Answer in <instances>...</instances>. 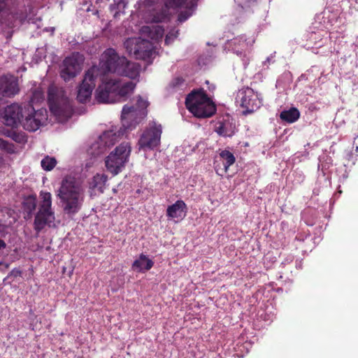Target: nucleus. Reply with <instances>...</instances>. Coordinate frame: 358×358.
I'll return each instance as SVG.
<instances>
[{
    "instance_id": "obj_45",
    "label": "nucleus",
    "mask_w": 358,
    "mask_h": 358,
    "mask_svg": "<svg viewBox=\"0 0 358 358\" xmlns=\"http://www.w3.org/2000/svg\"><path fill=\"white\" fill-rule=\"evenodd\" d=\"M297 267L301 268V264L296 265Z\"/></svg>"
},
{
    "instance_id": "obj_18",
    "label": "nucleus",
    "mask_w": 358,
    "mask_h": 358,
    "mask_svg": "<svg viewBox=\"0 0 358 358\" xmlns=\"http://www.w3.org/2000/svg\"><path fill=\"white\" fill-rule=\"evenodd\" d=\"M18 82L13 76H3L0 77V94L11 97L19 92Z\"/></svg>"
},
{
    "instance_id": "obj_40",
    "label": "nucleus",
    "mask_w": 358,
    "mask_h": 358,
    "mask_svg": "<svg viewBox=\"0 0 358 358\" xmlns=\"http://www.w3.org/2000/svg\"><path fill=\"white\" fill-rule=\"evenodd\" d=\"M6 247V243L3 240L0 239V250L4 249Z\"/></svg>"
},
{
    "instance_id": "obj_47",
    "label": "nucleus",
    "mask_w": 358,
    "mask_h": 358,
    "mask_svg": "<svg viewBox=\"0 0 358 358\" xmlns=\"http://www.w3.org/2000/svg\"><path fill=\"white\" fill-rule=\"evenodd\" d=\"M358 138V134L356 136L355 138Z\"/></svg>"
},
{
    "instance_id": "obj_1",
    "label": "nucleus",
    "mask_w": 358,
    "mask_h": 358,
    "mask_svg": "<svg viewBox=\"0 0 358 358\" xmlns=\"http://www.w3.org/2000/svg\"><path fill=\"white\" fill-rule=\"evenodd\" d=\"M148 105V101L143 99L141 96H138L135 105L125 104L121 114L122 127L120 129L113 127L103 131L91 145L90 153L96 157L114 145L127 130L134 129L147 116Z\"/></svg>"
},
{
    "instance_id": "obj_39",
    "label": "nucleus",
    "mask_w": 358,
    "mask_h": 358,
    "mask_svg": "<svg viewBox=\"0 0 358 358\" xmlns=\"http://www.w3.org/2000/svg\"><path fill=\"white\" fill-rule=\"evenodd\" d=\"M292 261H293V257H292V256H289V257H288L285 259V262H282V264H287V263L292 262Z\"/></svg>"
},
{
    "instance_id": "obj_23",
    "label": "nucleus",
    "mask_w": 358,
    "mask_h": 358,
    "mask_svg": "<svg viewBox=\"0 0 358 358\" xmlns=\"http://www.w3.org/2000/svg\"><path fill=\"white\" fill-rule=\"evenodd\" d=\"M108 180V177L105 174H96L92 179V181L90 182V187L94 191H98L99 193H103L106 182Z\"/></svg>"
},
{
    "instance_id": "obj_12",
    "label": "nucleus",
    "mask_w": 358,
    "mask_h": 358,
    "mask_svg": "<svg viewBox=\"0 0 358 358\" xmlns=\"http://www.w3.org/2000/svg\"><path fill=\"white\" fill-rule=\"evenodd\" d=\"M21 120L20 124L25 130L35 131L47 120V112L45 110H35L31 104H27Z\"/></svg>"
},
{
    "instance_id": "obj_5",
    "label": "nucleus",
    "mask_w": 358,
    "mask_h": 358,
    "mask_svg": "<svg viewBox=\"0 0 358 358\" xmlns=\"http://www.w3.org/2000/svg\"><path fill=\"white\" fill-rule=\"evenodd\" d=\"M40 196L42 199L38 209L35 214L34 229L38 234L46 226H55V216L52 209V196L50 192H41Z\"/></svg>"
},
{
    "instance_id": "obj_43",
    "label": "nucleus",
    "mask_w": 358,
    "mask_h": 358,
    "mask_svg": "<svg viewBox=\"0 0 358 358\" xmlns=\"http://www.w3.org/2000/svg\"><path fill=\"white\" fill-rule=\"evenodd\" d=\"M273 57H268L266 59V61L264 62V64L266 65V64H269L272 59Z\"/></svg>"
},
{
    "instance_id": "obj_13",
    "label": "nucleus",
    "mask_w": 358,
    "mask_h": 358,
    "mask_svg": "<svg viewBox=\"0 0 358 358\" xmlns=\"http://www.w3.org/2000/svg\"><path fill=\"white\" fill-rule=\"evenodd\" d=\"M99 73V69L94 66H92L85 73L82 83L78 89L77 100L80 103H85L91 98L96 83L99 80L98 78Z\"/></svg>"
},
{
    "instance_id": "obj_30",
    "label": "nucleus",
    "mask_w": 358,
    "mask_h": 358,
    "mask_svg": "<svg viewBox=\"0 0 358 358\" xmlns=\"http://www.w3.org/2000/svg\"><path fill=\"white\" fill-rule=\"evenodd\" d=\"M41 167L46 171L52 170L57 164L55 157L46 156L41 162Z\"/></svg>"
},
{
    "instance_id": "obj_31",
    "label": "nucleus",
    "mask_w": 358,
    "mask_h": 358,
    "mask_svg": "<svg viewBox=\"0 0 358 358\" xmlns=\"http://www.w3.org/2000/svg\"><path fill=\"white\" fill-rule=\"evenodd\" d=\"M22 271L17 268H14L8 275L3 279V282L5 284H10L15 278L22 275Z\"/></svg>"
},
{
    "instance_id": "obj_15",
    "label": "nucleus",
    "mask_w": 358,
    "mask_h": 358,
    "mask_svg": "<svg viewBox=\"0 0 358 358\" xmlns=\"http://www.w3.org/2000/svg\"><path fill=\"white\" fill-rule=\"evenodd\" d=\"M83 58L78 52L73 53L67 57L63 61L61 77L65 80L69 81L76 77L82 69Z\"/></svg>"
},
{
    "instance_id": "obj_41",
    "label": "nucleus",
    "mask_w": 358,
    "mask_h": 358,
    "mask_svg": "<svg viewBox=\"0 0 358 358\" xmlns=\"http://www.w3.org/2000/svg\"><path fill=\"white\" fill-rule=\"evenodd\" d=\"M5 231V226L0 223V235L3 234Z\"/></svg>"
},
{
    "instance_id": "obj_3",
    "label": "nucleus",
    "mask_w": 358,
    "mask_h": 358,
    "mask_svg": "<svg viewBox=\"0 0 358 358\" xmlns=\"http://www.w3.org/2000/svg\"><path fill=\"white\" fill-rule=\"evenodd\" d=\"M135 85L131 81L122 83L110 78L102 83L96 90V99L99 103H105L125 101L132 94Z\"/></svg>"
},
{
    "instance_id": "obj_24",
    "label": "nucleus",
    "mask_w": 358,
    "mask_h": 358,
    "mask_svg": "<svg viewBox=\"0 0 358 358\" xmlns=\"http://www.w3.org/2000/svg\"><path fill=\"white\" fill-rule=\"evenodd\" d=\"M299 117L300 113L299 110L294 107L288 110H284L280 114V119L289 124L295 122L299 120Z\"/></svg>"
},
{
    "instance_id": "obj_32",
    "label": "nucleus",
    "mask_w": 358,
    "mask_h": 358,
    "mask_svg": "<svg viewBox=\"0 0 358 358\" xmlns=\"http://www.w3.org/2000/svg\"><path fill=\"white\" fill-rule=\"evenodd\" d=\"M44 99L43 93L39 90H35L32 93L31 97V102L32 103H39Z\"/></svg>"
},
{
    "instance_id": "obj_2",
    "label": "nucleus",
    "mask_w": 358,
    "mask_h": 358,
    "mask_svg": "<svg viewBox=\"0 0 358 358\" xmlns=\"http://www.w3.org/2000/svg\"><path fill=\"white\" fill-rule=\"evenodd\" d=\"M57 196L64 213L69 216H73L81 210L85 198V191L78 179L67 176L62 180Z\"/></svg>"
},
{
    "instance_id": "obj_9",
    "label": "nucleus",
    "mask_w": 358,
    "mask_h": 358,
    "mask_svg": "<svg viewBox=\"0 0 358 358\" xmlns=\"http://www.w3.org/2000/svg\"><path fill=\"white\" fill-rule=\"evenodd\" d=\"M235 103L236 106L243 109L242 113L246 115L254 113L261 107L262 98L252 88L243 87L237 92Z\"/></svg>"
},
{
    "instance_id": "obj_7",
    "label": "nucleus",
    "mask_w": 358,
    "mask_h": 358,
    "mask_svg": "<svg viewBox=\"0 0 358 358\" xmlns=\"http://www.w3.org/2000/svg\"><path fill=\"white\" fill-rule=\"evenodd\" d=\"M131 146L128 142H123L117 146L106 158V169L113 176H116L124 169L129 161Z\"/></svg>"
},
{
    "instance_id": "obj_26",
    "label": "nucleus",
    "mask_w": 358,
    "mask_h": 358,
    "mask_svg": "<svg viewBox=\"0 0 358 358\" xmlns=\"http://www.w3.org/2000/svg\"><path fill=\"white\" fill-rule=\"evenodd\" d=\"M318 170H321L323 174L333 165L331 157L327 153H323L319 157Z\"/></svg>"
},
{
    "instance_id": "obj_20",
    "label": "nucleus",
    "mask_w": 358,
    "mask_h": 358,
    "mask_svg": "<svg viewBox=\"0 0 358 358\" xmlns=\"http://www.w3.org/2000/svg\"><path fill=\"white\" fill-rule=\"evenodd\" d=\"M187 213V206L182 200H178L166 209V216L171 219L182 220Z\"/></svg>"
},
{
    "instance_id": "obj_27",
    "label": "nucleus",
    "mask_w": 358,
    "mask_h": 358,
    "mask_svg": "<svg viewBox=\"0 0 358 358\" xmlns=\"http://www.w3.org/2000/svg\"><path fill=\"white\" fill-rule=\"evenodd\" d=\"M220 157L223 160L225 171H227L229 167L234 164L236 161L234 154L227 150H222L220 153Z\"/></svg>"
},
{
    "instance_id": "obj_29",
    "label": "nucleus",
    "mask_w": 358,
    "mask_h": 358,
    "mask_svg": "<svg viewBox=\"0 0 358 358\" xmlns=\"http://www.w3.org/2000/svg\"><path fill=\"white\" fill-rule=\"evenodd\" d=\"M142 29L144 32H149L152 39L157 40L162 38L164 35V29L159 26L153 27L152 29L150 27H143Z\"/></svg>"
},
{
    "instance_id": "obj_10",
    "label": "nucleus",
    "mask_w": 358,
    "mask_h": 358,
    "mask_svg": "<svg viewBox=\"0 0 358 358\" xmlns=\"http://www.w3.org/2000/svg\"><path fill=\"white\" fill-rule=\"evenodd\" d=\"M162 134L161 124L155 120L150 121L138 140L140 149L148 151L157 148L160 144Z\"/></svg>"
},
{
    "instance_id": "obj_34",
    "label": "nucleus",
    "mask_w": 358,
    "mask_h": 358,
    "mask_svg": "<svg viewBox=\"0 0 358 358\" xmlns=\"http://www.w3.org/2000/svg\"><path fill=\"white\" fill-rule=\"evenodd\" d=\"M310 238V235L309 234H306V235H303V234H297L295 237V240L296 241H300V242H303L305 240L308 239Z\"/></svg>"
},
{
    "instance_id": "obj_46",
    "label": "nucleus",
    "mask_w": 358,
    "mask_h": 358,
    "mask_svg": "<svg viewBox=\"0 0 358 358\" xmlns=\"http://www.w3.org/2000/svg\"><path fill=\"white\" fill-rule=\"evenodd\" d=\"M206 83L208 85V84H209V82H208V80H206Z\"/></svg>"
},
{
    "instance_id": "obj_38",
    "label": "nucleus",
    "mask_w": 358,
    "mask_h": 358,
    "mask_svg": "<svg viewBox=\"0 0 358 358\" xmlns=\"http://www.w3.org/2000/svg\"><path fill=\"white\" fill-rule=\"evenodd\" d=\"M8 264L0 262V271H3L8 268Z\"/></svg>"
},
{
    "instance_id": "obj_17",
    "label": "nucleus",
    "mask_w": 358,
    "mask_h": 358,
    "mask_svg": "<svg viewBox=\"0 0 358 358\" xmlns=\"http://www.w3.org/2000/svg\"><path fill=\"white\" fill-rule=\"evenodd\" d=\"M196 1L197 0H164V4L166 8L183 7L185 8L178 17V20L182 23L193 15L197 6Z\"/></svg>"
},
{
    "instance_id": "obj_33",
    "label": "nucleus",
    "mask_w": 358,
    "mask_h": 358,
    "mask_svg": "<svg viewBox=\"0 0 358 358\" xmlns=\"http://www.w3.org/2000/svg\"><path fill=\"white\" fill-rule=\"evenodd\" d=\"M171 85L173 88H177L185 85V80L183 78L178 77L174 78L171 82Z\"/></svg>"
},
{
    "instance_id": "obj_22",
    "label": "nucleus",
    "mask_w": 358,
    "mask_h": 358,
    "mask_svg": "<svg viewBox=\"0 0 358 358\" xmlns=\"http://www.w3.org/2000/svg\"><path fill=\"white\" fill-rule=\"evenodd\" d=\"M154 265L152 259H149L147 255L141 254L138 259H136L132 264V268L134 271L144 273L149 271Z\"/></svg>"
},
{
    "instance_id": "obj_8",
    "label": "nucleus",
    "mask_w": 358,
    "mask_h": 358,
    "mask_svg": "<svg viewBox=\"0 0 358 358\" xmlns=\"http://www.w3.org/2000/svg\"><path fill=\"white\" fill-rule=\"evenodd\" d=\"M125 57H120L113 48L106 50L101 55L99 66L98 78L101 83L107 81L109 78L106 74L109 72L117 73L119 67L124 62ZM95 66V65H94Z\"/></svg>"
},
{
    "instance_id": "obj_6",
    "label": "nucleus",
    "mask_w": 358,
    "mask_h": 358,
    "mask_svg": "<svg viewBox=\"0 0 358 358\" xmlns=\"http://www.w3.org/2000/svg\"><path fill=\"white\" fill-rule=\"evenodd\" d=\"M48 103L50 111L59 121H66L71 117L73 112L72 101L63 92L55 94L52 88H49Z\"/></svg>"
},
{
    "instance_id": "obj_19",
    "label": "nucleus",
    "mask_w": 358,
    "mask_h": 358,
    "mask_svg": "<svg viewBox=\"0 0 358 358\" xmlns=\"http://www.w3.org/2000/svg\"><path fill=\"white\" fill-rule=\"evenodd\" d=\"M215 131L221 136L231 137L235 134L237 129L233 119L227 117V119H224L217 123Z\"/></svg>"
},
{
    "instance_id": "obj_48",
    "label": "nucleus",
    "mask_w": 358,
    "mask_h": 358,
    "mask_svg": "<svg viewBox=\"0 0 358 358\" xmlns=\"http://www.w3.org/2000/svg\"><path fill=\"white\" fill-rule=\"evenodd\" d=\"M357 65H358V56H357Z\"/></svg>"
},
{
    "instance_id": "obj_35",
    "label": "nucleus",
    "mask_w": 358,
    "mask_h": 358,
    "mask_svg": "<svg viewBox=\"0 0 358 358\" xmlns=\"http://www.w3.org/2000/svg\"><path fill=\"white\" fill-rule=\"evenodd\" d=\"M178 32V31H177L176 34H173L172 33H169V34H167L165 38V43L169 44L171 42V40H173L174 38L177 36Z\"/></svg>"
},
{
    "instance_id": "obj_37",
    "label": "nucleus",
    "mask_w": 358,
    "mask_h": 358,
    "mask_svg": "<svg viewBox=\"0 0 358 358\" xmlns=\"http://www.w3.org/2000/svg\"><path fill=\"white\" fill-rule=\"evenodd\" d=\"M166 18L165 15H162L160 16H155L153 20L155 22H159L163 21Z\"/></svg>"
},
{
    "instance_id": "obj_4",
    "label": "nucleus",
    "mask_w": 358,
    "mask_h": 358,
    "mask_svg": "<svg viewBox=\"0 0 358 358\" xmlns=\"http://www.w3.org/2000/svg\"><path fill=\"white\" fill-rule=\"evenodd\" d=\"M185 105L189 111L199 118L211 117L216 111L214 102L203 89L189 93L185 99Z\"/></svg>"
},
{
    "instance_id": "obj_21",
    "label": "nucleus",
    "mask_w": 358,
    "mask_h": 358,
    "mask_svg": "<svg viewBox=\"0 0 358 358\" xmlns=\"http://www.w3.org/2000/svg\"><path fill=\"white\" fill-rule=\"evenodd\" d=\"M121 64L117 70V74L135 79L139 76L140 66L134 62H129L125 57L124 62Z\"/></svg>"
},
{
    "instance_id": "obj_42",
    "label": "nucleus",
    "mask_w": 358,
    "mask_h": 358,
    "mask_svg": "<svg viewBox=\"0 0 358 358\" xmlns=\"http://www.w3.org/2000/svg\"><path fill=\"white\" fill-rule=\"evenodd\" d=\"M5 2L3 0H0V11L2 10L3 9V8L5 7Z\"/></svg>"
},
{
    "instance_id": "obj_16",
    "label": "nucleus",
    "mask_w": 358,
    "mask_h": 358,
    "mask_svg": "<svg viewBox=\"0 0 358 358\" xmlns=\"http://www.w3.org/2000/svg\"><path fill=\"white\" fill-rule=\"evenodd\" d=\"M24 107L17 103L7 106L0 112V117L3 123L12 128L17 127L24 117Z\"/></svg>"
},
{
    "instance_id": "obj_44",
    "label": "nucleus",
    "mask_w": 358,
    "mask_h": 358,
    "mask_svg": "<svg viewBox=\"0 0 358 358\" xmlns=\"http://www.w3.org/2000/svg\"><path fill=\"white\" fill-rule=\"evenodd\" d=\"M215 89V86L212 85V87H209V90H213Z\"/></svg>"
},
{
    "instance_id": "obj_25",
    "label": "nucleus",
    "mask_w": 358,
    "mask_h": 358,
    "mask_svg": "<svg viewBox=\"0 0 358 358\" xmlns=\"http://www.w3.org/2000/svg\"><path fill=\"white\" fill-rule=\"evenodd\" d=\"M127 6V1L125 0L114 1V3L110 5V11L113 13L115 18L124 13V10Z\"/></svg>"
},
{
    "instance_id": "obj_11",
    "label": "nucleus",
    "mask_w": 358,
    "mask_h": 358,
    "mask_svg": "<svg viewBox=\"0 0 358 358\" xmlns=\"http://www.w3.org/2000/svg\"><path fill=\"white\" fill-rule=\"evenodd\" d=\"M124 45L130 55H133L137 59L148 61L151 63V58L155 54V48L152 42L141 38H129Z\"/></svg>"
},
{
    "instance_id": "obj_28",
    "label": "nucleus",
    "mask_w": 358,
    "mask_h": 358,
    "mask_svg": "<svg viewBox=\"0 0 358 358\" xmlns=\"http://www.w3.org/2000/svg\"><path fill=\"white\" fill-rule=\"evenodd\" d=\"M37 201L34 196H29L23 202V206L24 210L27 213L28 215L30 216L34 212L36 208Z\"/></svg>"
},
{
    "instance_id": "obj_14",
    "label": "nucleus",
    "mask_w": 358,
    "mask_h": 358,
    "mask_svg": "<svg viewBox=\"0 0 358 358\" xmlns=\"http://www.w3.org/2000/svg\"><path fill=\"white\" fill-rule=\"evenodd\" d=\"M254 42L253 38H247L245 36L242 35L227 41L226 48L241 57L244 68H246L250 61L246 55V51L252 45Z\"/></svg>"
},
{
    "instance_id": "obj_36",
    "label": "nucleus",
    "mask_w": 358,
    "mask_h": 358,
    "mask_svg": "<svg viewBox=\"0 0 358 358\" xmlns=\"http://www.w3.org/2000/svg\"><path fill=\"white\" fill-rule=\"evenodd\" d=\"M10 136L16 142H21V138L19 134L15 131H12Z\"/></svg>"
}]
</instances>
